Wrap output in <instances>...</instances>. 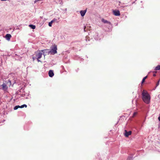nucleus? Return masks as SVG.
<instances>
[{
    "instance_id": "f257e3e1",
    "label": "nucleus",
    "mask_w": 160,
    "mask_h": 160,
    "mask_svg": "<svg viewBox=\"0 0 160 160\" xmlns=\"http://www.w3.org/2000/svg\"><path fill=\"white\" fill-rule=\"evenodd\" d=\"M142 94V99L143 101L147 104H149L150 101L151 97L149 93L146 91L143 90Z\"/></svg>"
},
{
    "instance_id": "f03ea898",
    "label": "nucleus",
    "mask_w": 160,
    "mask_h": 160,
    "mask_svg": "<svg viewBox=\"0 0 160 160\" xmlns=\"http://www.w3.org/2000/svg\"><path fill=\"white\" fill-rule=\"evenodd\" d=\"M51 50L50 51L51 54H54L57 53V46L56 45L54 44V45L51 47Z\"/></svg>"
},
{
    "instance_id": "7ed1b4c3",
    "label": "nucleus",
    "mask_w": 160,
    "mask_h": 160,
    "mask_svg": "<svg viewBox=\"0 0 160 160\" xmlns=\"http://www.w3.org/2000/svg\"><path fill=\"white\" fill-rule=\"evenodd\" d=\"M43 50H42L41 52L39 51L37 52V53L36 54V57L37 58V60L38 62H40V60L39 59L41 58L42 56V52L43 51Z\"/></svg>"
},
{
    "instance_id": "20e7f679",
    "label": "nucleus",
    "mask_w": 160,
    "mask_h": 160,
    "mask_svg": "<svg viewBox=\"0 0 160 160\" xmlns=\"http://www.w3.org/2000/svg\"><path fill=\"white\" fill-rule=\"evenodd\" d=\"M124 135L126 137H128L129 135H131L132 134V132L131 131H129L127 132L126 130H125Z\"/></svg>"
},
{
    "instance_id": "39448f33",
    "label": "nucleus",
    "mask_w": 160,
    "mask_h": 160,
    "mask_svg": "<svg viewBox=\"0 0 160 160\" xmlns=\"http://www.w3.org/2000/svg\"><path fill=\"white\" fill-rule=\"evenodd\" d=\"M113 13L114 15L116 16H119L120 15V12L118 10H114L113 11Z\"/></svg>"
},
{
    "instance_id": "423d86ee",
    "label": "nucleus",
    "mask_w": 160,
    "mask_h": 160,
    "mask_svg": "<svg viewBox=\"0 0 160 160\" xmlns=\"http://www.w3.org/2000/svg\"><path fill=\"white\" fill-rule=\"evenodd\" d=\"M87 12V9L84 10H81L80 11V12L81 14V15L83 17L85 15L86 12Z\"/></svg>"
},
{
    "instance_id": "0eeeda50",
    "label": "nucleus",
    "mask_w": 160,
    "mask_h": 160,
    "mask_svg": "<svg viewBox=\"0 0 160 160\" xmlns=\"http://www.w3.org/2000/svg\"><path fill=\"white\" fill-rule=\"evenodd\" d=\"M48 74L50 77H52L54 76L53 71L52 70H49L48 72Z\"/></svg>"
},
{
    "instance_id": "6e6552de",
    "label": "nucleus",
    "mask_w": 160,
    "mask_h": 160,
    "mask_svg": "<svg viewBox=\"0 0 160 160\" xmlns=\"http://www.w3.org/2000/svg\"><path fill=\"white\" fill-rule=\"evenodd\" d=\"M11 37L12 36L11 34H7L5 36V38L7 40L9 41L10 40V39L11 38Z\"/></svg>"
},
{
    "instance_id": "1a4fd4ad",
    "label": "nucleus",
    "mask_w": 160,
    "mask_h": 160,
    "mask_svg": "<svg viewBox=\"0 0 160 160\" xmlns=\"http://www.w3.org/2000/svg\"><path fill=\"white\" fill-rule=\"evenodd\" d=\"M2 86V89L4 90H7L8 88V87L7 85L5 83H3Z\"/></svg>"
},
{
    "instance_id": "9d476101",
    "label": "nucleus",
    "mask_w": 160,
    "mask_h": 160,
    "mask_svg": "<svg viewBox=\"0 0 160 160\" xmlns=\"http://www.w3.org/2000/svg\"><path fill=\"white\" fill-rule=\"evenodd\" d=\"M102 21L104 23H107L108 24H111V23L110 22H109L106 20H105L103 19H102Z\"/></svg>"
},
{
    "instance_id": "9b49d317",
    "label": "nucleus",
    "mask_w": 160,
    "mask_h": 160,
    "mask_svg": "<svg viewBox=\"0 0 160 160\" xmlns=\"http://www.w3.org/2000/svg\"><path fill=\"white\" fill-rule=\"evenodd\" d=\"M155 70H160V65H158L157 67H156Z\"/></svg>"
},
{
    "instance_id": "f8f14e48",
    "label": "nucleus",
    "mask_w": 160,
    "mask_h": 160,
    "mask_svg": "<svg viewBox=\"0 0 160 160\" xmlns=\"http://www.w3.org/2000/svg\"><path fill=\"white\" fill-rule=\"evenodd\" d=\"M29 27L32 29H35L36 28V26L35 25H29Z\"/></svg>"
},
{
    "instance_id": "ddd939ff",
    "label": "nucleus",
    "mask_w": 160,
    "mask_h": 160,
    "mask_svg": "<svg viewBox=\"0 0 160 160\" xmlns=\"http://www.w3.org/2000/svg\"><path fill=\"white\" fill-rule=\"evenodd\" d=\"M24 107L26 108L27 107V105L26 104H23L21 106H19V108H22Z\"/></svg>"
},
{
    "instance_id": "4468645a",
    "label": "nucleus",
    "mask_w": 160,
    "mask_h": 160,
    "mask_svg": "<svg viewBox=\"0 0 160 160\" xmlns=\"http://www.w3.org/2000/svg\"><path fill=\"white\" fill-rule=\"evenodd\" d=\"M147 76H146L144 77L142 79L141 83L142 84L145 82V79L147 78Z\"/></svg>"
},
{
    "instance_id": "2eb2a0df",
    "label": "nucleus",
    "mask_w": 160,
    "mask_h": 160,
    "mask_svg": "<svg viewBox=\"0 0 160 160\" xmlns=\"http://www.w3.org/2000/svg\"><path fill=\"white\" fill-rule=\"evenodd\" d=\"M19 105L16 106L14 107V109L15 110H17L19 108Z\"/></svg>"
},
{
    "instance_id": "dca6fc26",
    "label": "nucleus",
    "mask_w": 160,
    "mask_h": 160,
    "mask_svg": "<svg viewBox=\"0 0 160 160\" xmlns=\"http://www.w3.org/2000/svg\"><path fill=\"white\" fill-rule=\"evenodd\" d=\"M137 113L136 112H134L133 113L132 117H134L137 115Z\"/></svg>"
},
{
    "instance_id": "f3484780",
    "label": "nucleus",
    "mask_w": 160,
    "mask_h": 160,
    "mask_svg": "<svg viewBox=\"0 0 160 160\" xmlns=\"http://www.w3.org/2000/svg\"><path fill=\"white\" fill-rule=\"evenodd\" d=\"M52 24H51V23L49 22V24H48V25L50 27H51L52 26Z\"/></svg>"
},
{
    "instance_id": "a211bd4d",
    "label": "nucleus",
    "mask_w": 160,
    "mask_h": 160,
    "mask_svg": "<svg viewBox=\"0 0 160 160\" xmlns=\"http://www.w3.org/2000/svg\"><path fill=\"white\" fill-rule=\"evenodd\" d=\"M54 21V20H53L52 21H51V22H50L51 23V24H52Z\"/></svg>"
},
{
    "instance_id": "6ab92c4d",
    "label": "nucleus",
    "mask_w": 160,
    "mask_h": 160,
    "mask_svg": "<svg viewBox=\"0 0 160 160\" xmlns=\"http://www.w3.org/2000/svg\"><path fill=\"white\" fill-rule=\"evenodd\" d=\"M54 21V20H53L52 21H51V22H50L51 23V24H52Z\"/></svg>"
},
{
    "instance_id": "aec40b11",
    "label": "nucleus",
    "mask_w": 160,
    "mask_h": 160,
    "mask_svg": "<svg viewBox=\"0 0 160 160\" xmlns=\"http://www.w3.org/2000/svg\"><path fill=\"white\" fill-rule=\"evenodd\" d=\"M158 119L160 121V113L159 116L158 118Z\"/></svg>"
},
{
    "instance_id": "412c9836",
    "label": "nucleus",
    "mask_w": 160,
    "mask_h": 160,
    "mask_svg": "<svg viewBox=\"0 0 160 160\" xmlns=\"http://www.w3.org/2000/svg\"><path fill=\"white\" fill-rule=\"evenodd\" d=\"M86 26H85L84 28V31L85 32V31H86V30H85V29H86Z\"/></svg>"
},
{
    "instance_id": "4be33fe9",
    "label": "nucleus",
    "mask_w": 160,
    "mask_h": 160,
    "mask_svg": "<svg viewBox=\"0 0 160 160\" xmlns=\"http://www.w3.org/2000/svg\"><path fill=\"white\" fill-rule=\"evenodd\" d=\"M40 0H35V2H37L38 1H40Z\"/></svg>"
},
{
    "instance_id": "5701e85b",
    "label": "nucleus",
    "mask_w": 160,
    "mask_h": 160,
    "mask_svg": "<svg viewBox=\"0 0 160 160\" xmlns=\"http://www.w3.org/2000/svg\"><path fill=\"white\" fill-rule=\"evenodd\" d=\"M156 76V74H153V76Z\"/></svg>"
},
{
    "instance_id": "b1692460",
    "label": "nucleus",
    "mask_w": 160,
    "mask_h": 160,
    "mask_svg": "<svg viewBox=\"0 0 160 160\" xmlns=\"http://www.w3.org/2000/svg\"><path fill=\"white\" fill-rule=\"evenodd\" d=\"M159 81H158V83L157 84V85H158L159 83Z\"/></svg>"
},
{
    "instance_id": "393cba45",
    "label": "nucleus",
    "mask_w": 160,
    "mask_h": 160,
    "mask_svg": "<svg viewBox=\"0 0 160 160\" xmlns=\"http://www.w3.org/2000/svg\"><path fill=\"white\" fill-rule=\"evenodd\" d=\"M1 0L2 1H6L7 0Z\"/></svg>"
}]
</instances>
